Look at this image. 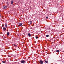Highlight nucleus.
Segmentation results:
<instances>
[{"label": "nucleus", "mask_w": 64, "mask_h": 64, "mask_svg": "<svg viewBox=\"0 0 64 64\" xmlns=\"http://www.w3.org/2000/svg\"><path fill=\"white\" fill-rule=\"evenodd\" d=\"M30 24H32V21L30 20Z\"/></svg>", "instance_id": "obj_9"}, {"label": "nucleus", "mask_w": 64, "mask_h": 64, "mask_svg": "<svg viewBox=\"0 0 64 64\" xmlns=\"http://www.w3.org/2000/svg\"><path fill=\"white\" fill-rule=\"evenodd\" d=\"M28 36H29V37H31V34H30L28 33Z\"/></svg>", "instance_id": "obj_8"}, {"label": "nucleus", "mask_w": 64, "mask_h": 64, "mask_svg": "<svg viewBox=\"0 0 64 64\" xmlns=\"http://www.w3.org/2000/svg\"><path fill=\"white\" fill-rule=\"evenodd\" d=\"M38 37L37 36H36V39H38Z\"/></svg>", "instance_id": "obj_16"}, {"label": "nucleus", "mask_w": 64, "mask_h": 64, "mask_svg": "<svg viewBox=\"0 0 64 64\" xmlns=\"http://www.w3.org/2000/svg\"><path fill=\"white\" fill-rule=\"evenodd\" d=\"M0 16H1V14H0Z\"/></svg>", "instance_id": "obj_18"}, {"label": "nucleus", "mask_w": 64, "mask_h": 64, "mask_svg": "<svg viewBox=\"0 0 64 64\" xmlns=\"http://www.w3.org/2000/svg\"><path fill=\"white\" fill-rule=\"evenodd\" d=\"M21 63H23V64H24L26 63V61L24 60H22L20 62Z\"/></svg>", "instance_id": "obj_1"}, {"label": "nucleus", "mask_w": 64, "mask_h": 64, "mask_svg": "<svg viewBox=\"0 0 64 64\" xmlns=\"http://www.w3.org/2000/svg\"><path fill=\"white\" fill-rule=\"evenodd\" d=\"M39 62L40 63V64H43V62L42 61V60H40Z\"/></svg>", "instance_id": "obj_2"}, {"label": "nucleus", "mask_w": 64, "mask_h": 64, "mask_svg": "<svg viewBox=\"0 0 64 64\" xmlns=\"http://www.w3.org/2000/svg\"><path fill=\"white\" fill-rule=\"evenodd\" d=\"M2 62L3 63H5V62L4 60L2 61Z\"/></svg>", "instance_id": "obj_14"}, {"label": "nucleus", "mask_w": 64, "mask_h": 64, "mask_svg": "<svg viewBox=\"0 0 64 64\" xmlns=\"http://www.w3.org/2000/svg\"><path fill=\"white\" fill-rule=\"evenodd\" d=\"M45 63H48V62L47 60H45Z\"/></svg>", "instance_id": "obj_13"}, {"label": "nucleus", "mask_w": 64, "mask_h": 64, "mask_svg": "<svg viewBox=\"0 0 64 64\" xmlns=\"http://www.w3.org/2000/svg\"><path fill=\"white\" fill-rule=\"evenodd\" d=\"M46 37H49V35H47L46 36Z\"/></svg>", "instance_id": "obj_15"}, {"label": "nucleus", "mask_w": 64, "mask_h": 64, "mask_svg": "<svg viewBox=\"0 0 64 64\" xmlns=\"http://www.w3.org/2000/svg\"><path fill=\"white\" fill-rule=\"evenodd\" d=\"M7 6H3V8L4 9H6L7 8Z\"/></svg>", "instance_id": "obj_3"}, {"label": "nucleus", "mask_w": 64, "mask_h": 64, "mask_svg": "<svg viewBox=\"0 0 64 64\" xmlns=\"http://www.w3.org/2000/svg\"><path fill=\"white\" fill-rule=\"evenodd\" d=\"M5 26L6 27H7V24H5Z\"/></svg>", "instance_id": "obj_12"}, {"label": "nucleus", "mask_w": 64, "mask_h": 64, "mask_svg": "<svg viewBox=\"0 0 64 64\" xmlns=\"http://www.w3.org/2000/svg\"><path fill=\"white\" fill-rule=\"evenodd\" d=\"M14 2V1H13V0H12V1H11V4L12 5H13V3H14L13 2Z\"/></svg>", "instance_id": "obj_6"}, {"label": "nucleus", "mask_w": 64, "mask_h": 64, "mask_svg": "<svg viewBox=\"0 0 64 64\" xmlns=\"http://www.w3.org/2000/svg\"><path fill=\"white\" fill-rule=\"evenodd\" d=\"M46 19H48V16H46Z\"/></svg>", "instance_id": "obj_17"}, {"label": "nucleus", "mask_w": 64, "mask_h": 64, "mask_svg": "<svg viewBox=\"0 0 64 64\" xmlns=\"http://www.w3.org/2000/svg\"><path fill=\"white\" fill-rule=\"evenodd\" d=\"M19 26H21L22 25V24L21 23H19Z\"/></svg>", "instance_id": "obj_5"}, {"label": "nucleus", "mask_w": 64, "mask_h": 64, "mask_svg": "<svg viewBox=\"0 0 64 64\" xmlns=\"http://www.w3.org/2000/svg\"><path fill=\"white\" fill-rule=\"evenodd\" d=\"M3 29L4 31H6V27H4L3 28Z\"/></svg>", "instance_id": "obj_4"}, {"label": "nucleus", "mask_w": 64, "mask_h": 64, "mask_svg": "<svg viewBox=\"0 0 64 64\" xmlns=\"http://www.w3.org/2000/svg\"><path fill=\"white\" fill-rule=\"evenodd\" d=\"M7 36H9V32H8L7 33Z\"/></svg>", "instance_id": "obj_7"}, {"label": "nucleus", "mask_w": 64, "mask_h": 64, "mask_svg": "<svg viewBox=\"0 0 64 64\" xmlns=\"http://www.w3.org/2000/svg\"><path fill=\"white\" fill-rule=\"evenodd\" d=\"M56 52H60V51L58 50H56Z\"/></svg>", "instance_id": "obj_11"}, {"label": "nucleus", "mask_w": 64, "mask_h": 64, "mask_svg": "<svg viewBox=\"0 0 64 64\" xmlns=\"http://www.w3.org/2000/svg\"><path fill=\"white\" fill-rule=\"evenodd\" d=\"M14 46H15V47H17V45H15V44H14Z\"/></svg>", "instance_id": "obj_10"}]
</instances>
